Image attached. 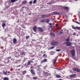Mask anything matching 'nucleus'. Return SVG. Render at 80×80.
<instances>
[{"label":"nucleus","mask_w":80,"mask_h":80,"mask_svg":"<svg viewBox=\"0 0 80 80\" xmlns=\"http://www.w3.org/2000/svg\"><path fill=\"white\" fill-rule=\"evenodd\" d=\"M24 8V7H22V8Z\"/></svg>","instance_id":"nucleus-50"},{"label":"nucleus","mask_w":80,"mask_h":80,"mask_svg":"<svg viewBox=\"0 0 80 80\" xmlns=\"http://www.w3.org/2000/svg\"><path fill=\"white\" fill-rule=\"evenodd\" d=\"M54 48V46H52L50 48V49H53V48Z\"/></svg>","instance_id":"nucleus-36"},{"label":"nucleus","mask_w":80,"mask_h":80,"mask_svg":"<svg viewBox=\"0 0 80 80\" xmlns=\"http://www.w3.org/2000/svg\"><path fill=\"white\" fill-rule=\"evenodd\" d=\"M49 28H52V26H50Z\"/></svg>","instance_id":"nucleus-44"},{"label":"nucleus","mask_w":80,"mask_h":80,"mask_svg":"<svg viewBox=\"0 0 80 80\" xmlns=\"http://www.w3.org/2000/svg\"><path fill=\"white\" fill-rule=\"evenodd\" d=\"M10 72H9V71L8 72V73H10Z\"/></svg>","instance_id":"nucleus-47"},{"label":"nucleus","mask_w":80,"mask_h":80,"mask_svg":"<svg viewBox=\"0 0 80 80\" xmlns=\"http://www.w3.org/2000/svg\"><path fill=\"white\" fill-rule=\"evenodd\" d=\"M29 15H30V14H29Z\"/></svg>","instance_id":"nucleus-56"},{"label":"nucleus","mask_w":80,"mask_h":80,"mask_svg":"<svg viewBox=\"0 0 80 80\" xmlns=\"http://www.w3.org/2000/svg\"><path fill=\"white\" fill-rule=\"evenodd\" d=\"M8 62H9V61H8Z\"/></svg>","instance_id":"nucleus-57"},{"label":"nucleus","mask_w":80,"mask_h":80,"mask_svg":"<svg viewBox=\"0 0 80 80\" xmlns=\"http://www.w3.org/2000/svg\"><path fill=\"white\" fill-rule=\"evenodd\" d=\"M9 79L7 77H5L3 78V80H9Z\"/></svg>","instance_id":"nucleus-17"},{"label":"nucleus","mask_w":80,"mask_h":80,"mask_svg":"<svg viewBox=\"0 0 80 80\" xmlns=\"http://www.w3.org/2000/svg\"><path fill=\"white\" fill-rule=\"evenodd\" d=\"M30 38V36H27L25 37V38L27 40V39H28V38Z\"/></svg>","instance_id":"nucleus-22"},{"label":"nucleus","mask_w":80,"mask_h":80,"mask_svg":"<svg viewBox=\"0 0 80 80\" xmlns=\"http://www.w3.org/2000/svg\"><path fill=\"white\" fill-rule=\"evenodd\" d=\"M48 5H52V2H48L47 3Z\"/></svg>","instance_id":"nucleus-33"},{"label":"nucleus","mask_w":80,"mask_h":80,"mask_svg":"<svg viewBox=\"0 0 80 80\" xmlns=\"http://www.w3.org/2000/svg\"><path fill=\"white\" fill-rule=\"evenodd\" d=\"M75 23H77V24H79V25H80V23L79 22H78V21H75Z\"/></svg>","instance_id":"nucleus-28"},{"label":"nucleus","mask_w":80,"mask_h":80,"mask_svg":"<svg viewBox=\"0 0 80 80\" xmlns=\"http://www.w3.org/2000/svg\"><path fill=\"white\" fill-rule=\"evenodd\" d=\"M79 22H80V19H79Z\"/></svg>","instance_id":"nucleus-51"},{"label":"nucleus","mask_w":80,"mask_h":80,"mask_svg":"<svg viewBox=\"0 0 80 80\" xmlns=\"http://www.w3.org/2000/svg\"><path fill=\"white\" fill-rule=\"evenodd\" d=\"M22 28H23V26H22Z\"/></svg>","instance_id":"nucleus-52"},{"label":"nucleus","mask_w":80,"mask_h":80,"mask_svg":"<svg viewBox=\"0 0 80 80\" xmlns=\"http://www.w3.org/2000/svg\"><path fill=\"white\" fill-rule=\"evenodd\" d=\"M72 28L73 29H78V30H80V27H78V26H77L76 27H75L73 26H72Z\"/></svg>","instance_id":"nucleus-5"},{"label":"nucleus","mask_w":80,"mask_h":80,"mask_svg":"<svg viewBox=\"0 0 80 80\" xmlns=\"http://www.w3.org/2000/svg\"><path fill=\"white\" fill-rule=\"evenodd\" d=\"M32 74H35V72H34V71L33 70L31 69L30 70Z\"/></svg>","instance_id":"nucleus-16"},{"label":"nucleus","mask_w":80,"mask_h":80,"mask_svg":"<svg viewBox=\"0 0 80 80\" xmlns=\"http://www.w3.org/2000/svg\"><path fill=\"white\" fill-rule=\"evenodd\" d=\"M26 72H27L26 71H24L22 72V75H25L26 73Z\"/></svg>","instance_id":"nucleus-26"},{"label":"nucleus","mask_w":80,"mask_h":80,"mask_svg":"<svg viewBox=\"0 0 80 80\" xmlns=\"http://www.w3.org/2000/svg\"><path fill=\"white\" fill-rule=\"evenodd\" d=\"M1 22H4L2 20L1 21Z\"/></svg>","instance_id":"nucleus-48"},{"label":"nucleus","mask_w":80,"mask_h":80,"mask_svg":"<svg viewBox=\"0 0 80 80\" xmlns=\"http://www.w3.org/2000/svg\"><path fill=\"white\" fill-rule=\"evenodd\" d=\"M70 54L72 55V57H74L75 54V50L73 49L71 51Z\"/></svg>","instance_id":"nucleus-2"},{"label":"nucleus","mask_w":80,"mask_h":80,"mask_svg":"<svg viewBox=\"0 0 80 80\" xmlns=\"http://www.w3.org/2000/svg\"><path fill=\"white\" fill-rule=\"evenodd\" d=\"M6 26V24L4 23L2 24V27H3V28H4Z\"/></svg>","instance_id":"nucleus-20"},{"label":"nucleus","mask_w":80,"mask_h":80,"mask_svg":"<svg viewBox=\"0 0 80 80\" xmlns=\"http://www.w3.org/2000/svg\"><path fill=\"white\" fill-rule=\"evenodd\" d=\"M79 18H80V17H79Z\"/></svg>","instance_id":"nucleus-54"},{"label":"nucleus","mask_w":80,"mask_h":80,"mask_svg":"<svg viewBox=\"0 0 80 80\" xmlns=\"http://www.w3.org/2000/svg\"><path fill=\"white\" fill-rule=\"evenodd\" d=\"M33 79H37V77H34V78H33Z\"/></svg>","instance_id":"nucleus-41"},{"label":"nucleus","mask_w":80,"mask_h":80,"mask_svg":"<svg viewBox=\"0 0 80 80\" xmlns=\"http://www.w3.org/2000/svg\"><path fill=\"white\" fill-rule=\"evenodd\" d=\"M58 43V42H55L54 41H52L51 43V45L52 46H54L55 45H57Z\"/></svg>","instance_id":"nucleus-1"},{"label":"nucleus","mask_w":80,"mask_h":80,"mask_svg":"<svg viewBox=\"0 0 80 80\" xmlns=\"http://www.w3.org/2000/svg\"><path fill=\"white\" fill-rule=\"evenodd\" d=\"M73 70H74V71H76V72H79L80 71V69H79L76 68L73 69Z\"/></svg>","instance_id":"nucleus-6"},{"label":"nucleus","mask_w":80,"mask_h":80,"mask_svg":"<svg viewBox=\"0 0 80 80\" xmlns=\"http://www.w3.org/2000/svg\"><path fill=\"white\" fill-rule=\"evenodd\" d=\"M57 78H60L61 77V76L60 75H57L56 76Z\"/></svg>","instance_id":"nucleus-24"},{"label":"nucleus","mask_w":80,"mask_h":80,"mask_svg":"<svg viewBox=\"0 0 80 80\" xmlns=\"http://www.w3.org/2000/svg\"><path fill=\"white\" fill-rule=\"evenodd\" d=\"M32 1H31L29 2V4H32Z\"/></svg>","instance_id":"nucleus-39"},{"label":"nucleus","mask_w":80,"mask_h":80,"mask_svg":"<svg viewBox=\"0 0 80 80\" xmlns=\"http://www.w3.org/2000/svg\"><path fill=\"white\" fill-rule=\"evenodd\" d=\"M65 44H66V46H71V42H64Z\"/></svg>","instance_id":"nucleus-4"},{"label":"nucleus","mask_w":80,"mask_h":80,"mask_svg":"<svg viewBox=\"0 0 80 80\" xmlns=\"http://www.w3.org/2000/svg\"><path fill=\"white\" fill-rule=\"evenodd\" d=\"M37 28L36 26L34 27L33 28V30L34 31V32H37Z\"/></svg>","instance_id":"nucleus-9"},{"label":"nucleus","mask_w":80,"mask_h":80,"mask_svg":"<svg viewBox=\"0 0 80 80\" xmlns=\"http://www.w3.org/2000/svg\"><path fill=\"white\" fill-rule=\"evenodd\" d=\"M37 67H38V68H39V67H40V66L39 65H38L37 66Z\"/></svg>","instance_id":"nucleus-45"},{"label":"nucleus","mask_w":80,"mask_h":80,"mask_svg":"<svg viewBox=\"0 0 80 80\" xmlns=\"http://www.w3.org/2000/svg\"><path fill=\"white\" fill-rule=\"evenodd\" d=\"M45 20L44 19L42 20L41 21V22H45Z\"/></svg>","instance_id":"nucleus-31"},{"label":"nucleus","mask_w":80,"mask_h":80,"mask_svg":"<svg viewBox=\"0 0 80 80\" xmlns=\"http://www.w3.org/2000/svg\"><path fill=\"white\" fill-rule=\"evenodd\" d=\"M37 70L38 73L39 72H42V69L40 68H38Z\"/></svg>","instance_id":"nucleus-10"},{"label":"nucleus","mask_w":80,"mask_h":80,"mask_svg":"<svg viewBox=\"0 0 80 80\" xmlns=\"http://www.w3.org/2000/svg\"><path fill=\"white\" fill-rule=\"evenodd\" d=\"M70 37H68V38H67L66 39V41L67 42H68V41H70Z\"/></svg>","instance_id":"nucleus-21"},{"label":"nucleus","mask_w":80,"mask_h":80,"mask_svg":"<svg viewBox=\"0 0 80 80\" xmlns=\"http://www.w3.org/2000/svg\"><path fill=\"white\" fill-rule=\"evenodd\" d=\"M78 15L79 16V15H80V13L78 14Z\"/></svg>","instance_id":"nucleus-49"},{"label":"nucleus","mask_w":80,"mask_h":80,"mask_svg":"<svg viewBox=\"0 0 80 80\" xmlns=\"http://www.w3.org/2000/svg\"><path fill=\"white\" fill-rule=\"evenodd\" d=\"M49 25H52V23H50L49 24Z\"/></svg>","instance_id":"nucleus-43"},{"label":"nucleus","mask_w":80,"mask_h":80,"mask_svg":"<svg viewBox=\"0 0 80 80\" xmlns=\"http://www.w3.org/2000/svg\"><path fill=\"white\" fill-rule=\"evenodd\" d=\"M17 1L18 0H11V1H9V2H11V3H14V2H17Z\"/></svg>","instance_id":"nucleus-11"},{"label":"nucleus","mask_w":80,"mask_h":80,"mask_svg":"<svg viewBox=\"0 0 80 80\" xmlns=\"http://www.w3.org/2000/svg\"><path fill=\"white\" fill-rule=\"evenodd\" d=\"M57 62V59H55L54 61L53 62V63H55V62Z\"/></svg>","instance_id":"nucleus-34"},{"label":"nucleus","mask_w":80,"mask_h":80,"mask_svg":"<svg viewBox=\"0 0 80 80\" xmlns=\"http://www.w3.org/2000/svg\"><path fill=\"white\" fill-rule=\"evenodd\" d=\"M17 39H16V38H14L13 39V43H16V42H17Z\"/></svg>","instance_id":"nucleus-13"},{"label":"nucleus","mask_w":80,"mask_h":80,"mask_svg":"<svg viewBox=\"0 0 80 80\" xmlns=\"http://www.w3.org/2000/svg\"><path fill=\"white\" fill-rule=\"evenodd\" d=\"M19 67H20V66H19Z\"/></svg>","instance_id":"nucleus-55"},{"label":"nucleus","mask_w":80,"mask_h":80,"mask_svg":"<svg viewBox=\"0 0 80 80\" xmlns=\"http://www.w3.org/2000/svg\"><path fill=\"white\" fill-rule=\"evenodd\" d=\"M3 73L6 75H9V74L7 73V71L6 72H4Z\"/></svg>","instance_id":"nucleus-14"},{"label":"nucleus","mask_w":80,"mask_h":80,"mask_svg":"<svg viewBox=\"0 0 80 80\" xmlns=\"http://www.w3.org/2000/svg\"><path fill=\"white\" fill-rule=\"evenodd\" d=\"M62 31H61L59 33V35H61V34H62Z\"/></svg>","instance_id":"nucleus-37"},{"label":"nucleus","mask_w":80,"mask_h":80,"mask_svg":"<svg viewBox=\"0 0 80 80\" xmlns=\"http://www.w3.org/2000/svg\"><path fill=\"white\" fill-rule=\"evenodd\" d=\"M75 76H76L75 74H72L70 75V77L71 78H72V77H75Z\"/></svg>","instance_id":"nucleus-18"},{"label":"nucleus","mask_w":80,"mask_h":80,"mask_svg":"<svg viewBox=\"0 0 80 80\" xmlns=\"http://www.w3.org/2000/svg\"><path fill=\"white\" fill-rule=\"evenodd\" d=\"M32 62H33V61H31V60H29V61H28V63H27L28 65H30V63H32Z\"/></svg>","instance_id":"nucleus-12"},{"label":"nucleus","mask_w":80,"mask_h":80,"mask_svg":"<svg viewBox=\"0 0 80 80\" xmlns=\"http://www.w3.org/2000/svg\"><path fill=\"white\" fill-rule=\"evenodd\" d=\"M56 26L58 27V24H56Z\"/></svg>","instance_id":"nucleus-42"},{"label":"nucleus","mask_w":80,"mask_h":80,"mask_svg":"<svg viewBox=\"0 0 80 80\" xmlns=\"http://www.w3.org/2000/svg\"><path fill=\"white\" fill-rule=\"evenodd\" d=\"M64 8L65 9H66V10H68V9H69V8L67 7H64Z\"/></svg>","instance_id":"nucleus-23"},{"label":"nucleus","mask_w":80,"mask_h":80,"mask_svg":"<svg viewBox=\"0 0 80 80\" xmlns=\"http://www.w3.org/2000/svg\"><path fill=\"white\" fill-rule=\"evenodd\" d=\"M73 35H76V33L75 32H74L73 33Z\"/></svg>","instance_id":"nucleus-40"},{"label":"nucleus","mask_w":80,"mask_h":80,"mask_svg":"<svg viewBox=\"0 0 80 80\" xmlns=\"http://www.w3.org/2000/svg\"><path fill=\"white\" fill-rule=\"evenodd\" d=\"M11 58V57H8L7 58V59H8V60H9V59Z\"/></svg>","instance_id":"nucleus-38"},{"label":"nucleus","mask_w":80,"mask_h":80,"mask_svg":"<svg viewBox=\"0 0 80 80\" xmlns=\"http://www.w3.org/2000/svg\"><path fill=\"white\" fill-rule=\"evenodd\" d=\"M56 52H60V50L57 49L56 50Z\"/></svg>","instance_id":"nucleus-35"},{"label":"nucleus","mask_w":80,"mask_h":80,"mask_svg":"<svg viewBox=\"0 0 80 80\" xmlns=\"http://www.w3.org/2000/svg\"><path fill=\"white\" fill-rule=\"evenodd\" d=\"M48 16L47 15H42L41 17L42 18H47V17H48Z\"/></svg>","instance_id":"nucleus-7"},{"label":"nucleus","mask_w":80,"mask_h":80,"mask_svg":"<svg viewBox=\"0 0 80 80\" xmlns=\"http://www.w3.org/2000/svg\"><path fill=\"white\" fill-rule=\"evenodd\" d=\"M37 30H38V31H39L40 32H42L43 31V30L42 28L37 27Z\"/></svg>","instance_id":"nucleus-3"},{"label":"nucleus","mask_w":80,"mask_h":80,"mask_svg":"<svg viewBox=\"0 0 80 80\" xmlns=\"http://www.w3.org/2000/svg\"><path fill=\"white\" fill-rule=\"evenodd\" d=\"M45 67H44V68H45Z\"/></svg>","instance_id":"nucleus-53"},{"label":"nucleus","mask_w":80,"mask_h":80,"mask_svg":"<svg viewBox=\"0 0 80 80\" xmlns=\"http://www.w3.org/2000/svg\"><path fill=\"white\" fill-rule=\"evenodd\" d=\"M43 57H47V55H46V54H43Z\"/></svg>","instance_id":"nucleus-29"},{"label":"nucleus","mask_w":80,"mask_h":80,"mask_svg":"<svg viewBox=\"0 0 80 80\" xmlns=\"http://www.w3.org/2000/svg\"><path fill=\"white\" fill-rule=\"evenodd\" d=\"M37 20H38V19L36 18L34 20H33V22H36Z\"/></svg>","instance_id":"nucleus-25"},{"label":"nucleus","mask_w":80,"mask_h":80,"mask_svg":"<svg viewBox=\"0 0 80 80\" xmlns=\"http://www.w3.org/2000/svg\"><path fill=\"white\" fill-rule=\"evenodd\" d=\"M53 13L54 14V15H58L59 14V13L57 12H53Z\"/></svg>","instance_id":"nucleus-19"},{"label":"nucleus","mask_w":80,"mask_h":80,"mask_svg":"<svg viewBox=\"0 0 80 80\" xmlns=\"http://www.w3.org/2000/svg\"><path fill=\"white\" fill-rule=\"evenodd\" d=\"M26 2H27V1H23V4H25V3H26Z\"/></svg>","instance_id":"nucleus-32"},{"label":"nucleus","mask_w":80,"mask_h":80,"mask_svg":"<svg viewBox=\"0 0 80 80\" xmlns=\"http://www.w3.org/2000/svg\"><path fill=\"white\" fill-rule=\"evenodd\" d=\"M49 21H50V20H49V19H47L46 20V22H47V23H48V22H49Z\"/></svg>","instance_id":"nucleus-30"},{"label":"nucleus","mask_w":80,"mask_h":80,"mask_svg":"<svg viewBox=\"0 0 80 80\" xmlns=\"http://www.w3.org/2000/svg\"><path fill=\"white\" fill-rule=\"evenodd\" d=\"M47 59H44L41 61V63H43L45 62H47Z\"/></svg>","instance_id":"nucleus-8"},{"label":"nucleus","mask_w":80,"mask_h":80,"mask_svg":"<svg viewBox=\"0 0 80 80\" xmlns=\"http://www.w3.org/2000/svg\"><path fill=\"white\" fill-rule=\"evenodd\" d=\"M36 2H37V0H34L33 2V4H35V3H36Z\"/></svg>","instance_id":"nucleus-27"},{"label":"nucleus","mask_w":80,"mask_h":80,"mask_svg":"<svg viewBox=\"0 0 80 80\" xmlns=\"http://www.w3.org/2000/svg\"><path fill=\"white\" fill-rule=\"evenodd\" d=\"M74 80H80V79H74Z\"/></svg>","instance_id":"nucleus-46"},{"label":"nucleus","mask_w":80,"mask_h":80,"mask_svg":"<svg viewBox=\"0 0 80 80\" xmlns=\"http://www.w3.org/2000/svg\"><path fill=\"white\" fill-rule=\"evenodd\" d=\"M50 36H52V37H54V36H55V34L52 32H51L50 33Z\"/></svg>","instance_id":"nucleus-15"}]
</instances>
